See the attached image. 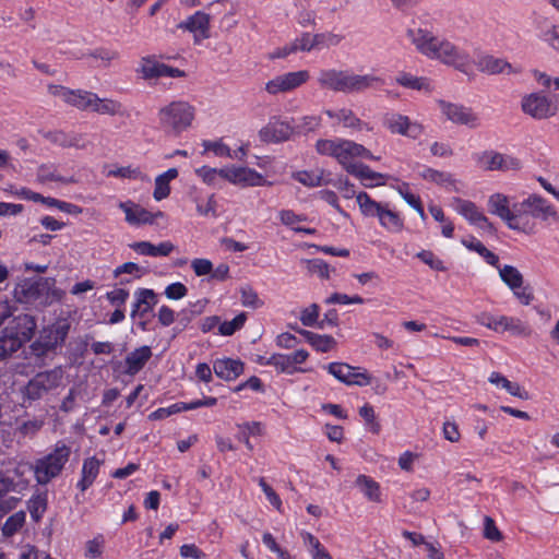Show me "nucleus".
<instances>
[{"label": "nucleus", "mask_w": 559, "mask_h": 559, "mask_svg": "<svg viewBox=\"0 0 559 559\" xmlns=\"http://www.w3.org/2000/svg\"><path fill=\"white\" fill-rule=\"evenodd\" d=\"M209 24H210V16L209 14L198 11L193 15L189 16L186 21L181 22L178 27L189 31L194 34L197 37V34L200 33L202 38L209 37Z\"/></svg>", "instance_id": "7c9ffc66"}, {"label": "nucleus", "mask_w": 559, "mask_h": 559, "mask_svg": "<svg viewBox=\"0 0 559 559\" xmlns=\"http://www.w3.org/2000/svg\"><path fill=\"white\" fill-rule=\"evenodd\" d=\"M324 114L329 118L335 119L346 129H350L353 131L372 130V128L367 122H364L360 118H358L356 114L349 108H341L337 110L328 109L324 111Z\"/></svg>", "instance_id": "b1692460"}, {"label": "nucleus", "mask_w": 559, "mask_h": 559, "mask_svg": "<svg viewBox=\"0 0 559 559\" xmlns=\"http://www.w3.org/2000/svg\"><path fill=\"white\" fill-rule=\"evenodd\" d=\"M100 467V461L97 460L95 456L88 457L84 461L82 466V478L78 483V487L85 491L94 480L96 479Z\"/></svg>", "instance_id": "c9c22d12"}, {"label": "nucleus", "mask_w": 559, "mask_h": 559, "mask_svg": "<svg viewBox=\"0 0 559 559\" xmlns=\"http://www.w3.org/2000/svg\"><path fill=\"white\" fill-rule=\"evenodd\" d=\"M36 178L40 183L60 182L63 185L74 183L73 177H64L59 174V168L53 163L41 164L37 168Z\"/></svg>", "instance_id": "72a5a7b5"}, {"label": "nucleus", "mask_w": 559, "mask_h": 559, "mask_svg": "<svg viewBox=\"0 0 559 559\" xmlns=\"http://www.w3.org/2000/svg\"><path fill=\"white\" fill-rule=\"evenodd\" d=\"M294 330L302 335L306 341L317 350L320 353H328L332 350L336 346V341L331 335H321L313 333L308 330H304L300 328H294Z\"/></svg>", "instance_id": "473e14b6"}, {"label": "nucleus", "mask_w": 559, "mask_h": 559, "mask_svg": "<svg viewBox=\"0 0 559 559\" xmlns=\"http://www.w3.org/2000/svg\"><path fill=\"white\" fill-rule=\"evenodd\" d=\"M357 203L362 215L378 217L382 227L390 231H400L403 228V221L396 212L389 209L388 204L379 203L370 198L367 192H359L356 195Z\"/></svg>", "instance_id": "6e6552de"}, {"label": "nucleus", "mask_w": 559, "mask_h": 559, "mask_svg": "<svg viewBox=\"0 0 559 559\" xmlns=\"http://www.w3.org/2000/svg\"><path fill=\"white\" fill-rule=\"evenodd\" d=\"M243 369L245 365L240 359L222 358L213 362L214 373L225 381L237 379L243 372Z\"/></svg>", "instance_id": "393cba45"}, {"label": "nucleus", "mask_w": 559, "mask_h": 559, "mask_svg": "<svg viewBox=\"0 0 559 559\" xmlns=\"http://www.w3.org/2000/svg\"><path fill=\"white\" fill-rule=\"evenodd\" d=\"M501 281L513 292V295L522 305H530L534 294L530 286H523L524 277L513 265H503L498 269Z\"/></svg>", "instance_id": "9b49d317"}, {"label": "nucleus", "mask_w": 559, "mask_h": 559, "mask_svg": "<svg viewBox=\"0 0 559 559\" xmlns=\"http://www.w3.org/2000/svg\"><path fill=\"white\" fill-rule=\"evenodd\" d=\"M477 68L480 72L499 74L504 72L506 69H511V64L506 60L493 56H484L478 60Z\"/></svg>", "instance_id": "4c0bfd02"}, {"label": "nucleus", "mask_w": 559, "mask_h": 559, "mask_svg": "<svg viewBox=\"0 0 559 559\" xmlns=\"http://www.w3.org/2000/svg\"><path fill=\"white\" fill-rule=\"evenodd\" d=\"M309 78L307 70L284 73L266 82L265 91L271 95L287 93L305 84Z\"/></svg>", "instance_id": "4468645a"}, {"label": "nucleus", "mask_w": 559, "mask_h": 559, "mask_svg": "<svg viewBox=\"0 0 559 559\" xmlns=\"http://www.w3.org/2000/svg\"><path fill=\"white\" fill-rule=\"evenodd\" d=\"M266 364L276 368L277 371L293 374L297 371H301L300 368L294 367L290 364L288 355L285 354H273L266 359Z\"/></svg>", "instance_id": "c03bdc74"}, {"label": "nucleus", "mask_w": 559, "mask_h": 559, "mask_svg": "<svg viewBox=\"0 0 559 559\" xmlns=\"http://www.w3.org/2000/svg\"><path fill=\"white\" fill-rule=\"evenodd\" d=\"M246 313H239L231 321H225L219 324L218 331L222 335H233L237 330L241 329L246 322Z\"/></svg>", "instance_id": "864d4df0"}, {"label": "nucleus", "mask_w": 559, "mask_h": 559, "mask_svg": "<svg viewBox=\"0 0 559 559\" xmlns=\"http://www.w3.org/2000/svg\"><path fill=\"white\" fill-rule=\"evenodd\" d=\"M438 105L447 119L455 124L467 126L472 129L477 128L480 124L478 115L469 107L445 100H438Z\"/></svg>", "instance_id": "f8f14e48"}, {"label": "nucleus", "mask_w": 559, "mask_h": 559, "mask_svg": "<svg viewBox=\"0 0 559 559\" xmlns=\"http://www.w3.org/2000/svg\"><path fill=\"white\" fill-rule=\"evenodd\" d=\"M399 192H400L401 197L404 199V201L409 206H412L419 214V216L423 219H425L426 218V214H425L424 206L421 204L420 198L415 195V194H413L412 192H409L408 185L407 183H403V186L399 188Z\"/></svg>", "instance_id": "8fccbe9b"}, {"label": "nucleus", "mask_w": 559, "mask_h": 559, "mask_svg": "<svg viewBox=\"0 0 559 559\" xmlns=\"http://www.w3.org/2000/svg\"><path fill=\"white\" fill-rule=\"evenodd\" d=\"M195 108L185 100H174L158 110L160 130L170 136H178L188 130L194 120Z\"/></svg>", "instance_id": "39448f33"}, {"label": "nucleus", "mask_w": 559, "mask_h": 559, "mask_svg": "<svg viewBox=\"0 0 559 559\" xmlns=\"http://www.w3.org/2000/svg\"><path fill=\"white\" fill-rule=\"evenodd\" d=\"M396 82L407 88L430 91V82L426 78H417L408 73H402L396 78Z\"/></svg>", "instance_id": "a18cd8bd"}, {"label": "nucleus", "mask_w": 559, "mask_h": 559, "mask_svg": "<svg viewBox=\"0 0 559 559\" xmlns=\"http://www.w3.org/2000/svg\"><path fill=\"white\" fill-rule=\"evenodd\" d=\"M476 160L485 170L508 171L521 168V162L518 158L495 151H486L478 154Z\"/></svg>", "instance_id": "dca6fc26"}, {"label": "nucleus", "mask_w": 559, "mask_h": 559, "mask_svg": "<svg viewBox=\"0 0 559 559\" xmlns=\"http://www.w3.org/2000/svg\"><path fill=\"white\" fill-rule=\"evenodd\" d=\"M419 176L427 181L435 182L439 186L453 183V179L449 173L440 171L433 168L425 167Z\"/></svg>", "instance_id": "49530a36"}, {"label": "nucleus", "mask_w": 559, "mask_h": 559, "mask_svg": "<svg viewBox=\"0 0 559 559\" xmlns=\"http://www.w3.org/2000/svg\"><path fill=\"white\" fill-rule=\"evenodd\" d=\"M294 178L301 185L310 188L320 187L324 185L323 171H298L294 175Z\"/></svg>", "instance_id": "de8ad7c7"}, {"label": "nucleus", "mask_w": 559, "mask_h": 559, "mask_svg": "<svg viewBox=\"0 0 559 559\" xmlns=\"http://www.w3.org/2000/svg\"><path fill=\"white\" fill-rule=\"evenodd\" d=\"M55 285L56 280L52 277L28 278L17 285L14 295L17 301L23 304L48 306L59 301L64 294Z\"/></svg>", "instance_id": "20e7f679"}, {"label": "nucleus", "mask_w": 559, "mask_h": 559, "mask_svg": "<svg viewBox=\"0 0 559 559\" xmlns=\"http://www.w3.org/2000/svg\"><path fill=\"white\" fill-rule=\"evenodd\" d=\"M145 273H146L145 269L141 267L136 263H134V262H126V263H123V264H121V265H119L118 267L115 269L114 276L117 278L121 274H130V275H132L135 278H140Z\"/></svg>", "instance_id": "13d9d810"}, {"label": "nucleus", "mask_w": 559, "mask_h": 559, "mask_svg": "<svg viewBox=\"0 0 559 559\" xmlns=\"http://www.w3.org/2000/svg\"><path fill=\"white\" fill-rule=\"evenodd\" d=\"M28 485L27 480H14L13 477L7 475L5 472L0 469V510L9 512L14 509L20 501L19 498L10 497L2 501L7 493L11 491H19Z\"/></svg>", "instance_id": "4be33fe9"}, {"label": "nucleus", "mask_w": 559, "mask_h": 559, "mask_svg": "<svg viewBox=\"0 0 559 559\" xmlns=\"http://www.w3.org/2000/svg\"><path fill=\"white\" fill-rule=\"evenodd\" d=\"M107 300L117 308H120L126 304L129 298V292L123 288H117L106 294Z\"/></svg>", "instance_id": "69168bd1"}, {"label": "nucleus", "mask_w": 559, "mask_h": 559, "mask_svg": "<svg viewBox=\"0 0 559 559\" xmlns=\"http://www.w3.org/2000/svg\"><path fill=\"white\" fill-rule=\"evenodd\" d=\"M238 427H239L238 439L245 443L246 448L249 451H252L253 445L249 439H250V436H260L263 433V427H262L261 423L251 421V423H246L243 425H239Z\"/></svg>", "instance_id": "79ce46f5"}, {"label": "nucleus", "mask_w": 559, "mask_h": 559, "mask_svg": "<svg viewBox=\"0 0 559 559\" xmlns=\"http://www.w3.org/2000/svg\"><path fill=\"white\" fill-rule=\"evenodd\" d=\"M69 330L70 324L64 321L44 328L38 338L29 345L27 358L33 359L35 365L43 366L45 357L63 345Z\"/></svg>", "instance_id": "423d86ee"}, {"label": "nucleus", "mask_w": 559, "mask_h": 559, "mask_svg": "<svg viewBox=\"0 0 559 559\" xmlns=\"http://www.w3.org/2000/svg\"><path fill=\"white\" fill-rule=\"evenodd\" d=\"M509 331L514 335H530L531 330L520 319L507 316L506 325H503V332Z\"/></svg>", "instance_id": "6e6d98bb"}, {"label": "nucleus", "mask_w": 559, "mask_h": 559, "mask_svg": "<svg viewBox=\"0 0 559 559\" xmlns=\"http://www.w3.org/2000/svg\"><path fill=\"white\" fill-rule=\"evenodd\" d=\"M63 379V370L56 367L50 370L36 373L22 390L24 400L34 402L43 399L57 389Z\"/></svg>", "instance_id": "1a4fd4ad"}, {"label": "nucleus", "mask_w": 559, "mask_h": 559, "mask_svg": "<svg viewBox=\"0 0 559 559\" xmlns=\"http://www.w3.org/2000/svg\"><path fill=\"white\" fill-rule=\"evenodd\" d=\"M25 523V512L19 511L9 516L2 526V534L7 537L14 535Z\"/></svg>", "instance_id": "09e8293b"}, {"label": "nucleus", "mask_w": 559, "mask_h": 559, "mask_svg": "<svg viewBox=\"0 0 559 559\" xmlns=\"http://www.w3.org/2000/svg\"><path fill=\"white\" fill-rule=\"evenodd\" d=\"M319 306L311 304L300 313V321L305 326H317L319 321Z\"/></svg>", "instance_id": "bf43d9fd"}, {"label": "nucleus", "mask_w": 559, "mask_h": 559, "mask_svg": "<svg viewBox=\"0 0 559 559\" xmlns=\"http://www.w3.org/2000/svg\"><path fill=\"white\" fill-rule=\"evenodd\" d=\"M259 486L261 487L262 491L265 493L269 502L276 508L278 511H281L282 508V500L278 497V495L273 490V488L265 481L264 478L259 479Z\"/></svg>", "instance_id": "e2e57ef3"}, {"label": "nucleus", "mask_w": 559, "mask_h": 559, "mask_svg": "<svg viewBox=\"0 0 559 559\" xmlns=\"http://www.w3.org/2000/svg\"><path fill=\"white\" fill-rule=\"evenodd\" d=\"M293 133L294 127L288 121L273 117L270 119L269 123L260 130L259 136L263 142L278 143L289 140Z\"/></svg>", "instance_id": "aec40b11"}, {"label": "nucleus", "mask_w": 559, "mask_h": 559, "mask_svg": "<svg viewBox=\"0 0 559 559\" xmlns=\"http://www.w3.org/2000/svg\"><path fill=\"white\" fill-rule=\"evenodd\" d=\"M384 127L394 134H401L411 139H418L424 133V127L412 121L407 116L388 112L383 117Z\"/></svg>", "instance_id": "ddd939ff"}, {"label": "nucleus", "mask_w": 559, "mask_h": 559, "mask_svg": "<svg viewBox=\"0 0 559 559\" xmlns=\"http://www.w3.org/2000/svg\"><path fill=\"white\" fill-rule=\"evenodd\" d=\"M357 157L378 159L364 145L358 144L352 140L340 139L338 155L336 160L344 167L346 171L349 165L357 164L353 162V159Z\"/></svg>", "instance_id": "6ab92c4d"}, {"label": "nucleus", "mask_w": 559, "mask_h": 559, "mask_svg": "<svg viewBox=\"0 0 559 559\" xmlns=\"http://www.w3.org/2000/svg\"><path fill=\"white\" fill-rule=\"evenodd\" d=\"M329 373L347 385L365 386L370 383V376L366 371H359V367H353L345 362H331L326 366Z\"/></svg>", "instance_id": "2eb2a0df"}, {"label": "nucleus", "mask_w": 559, "mask_h": 559, "mask_svg": "<svg viewBox=\"0 0 559 559\" xmlns=\"http://www.w3.org/2000/svg\"><path fill=\"white\" fill-rule=\"evenodd\" d=\"M152 357V350L150 346H141L135 348L133 352L127 355L124 359L126 370L124 373L128 376H134L140 372L146 362Z\"/></svg>", "instance_id": "a878e982"}, {"label": "nucleus", "mask_w": 559, "mask_h": 559, "mask_svg": "<svg viewBox=\"0 0 559 559\" xmlns=\"http://www.w3.org/2000/svg\"><path fill=\"white\" fill-rule=\"evenodd\" d=\"M183 411H188L187 403L178 402L168 407H160V408L154 411L153 413L150 414L148 417L152 420H160V419H165L174 414H177V413H180Z\"/></svg>", "instance_id": "603ef678"}, {"label": "nucleus", "mask_w": 559, "mask_h": 559, "mask_svg": "<svg viewBox=\"0 0 559 559\" xmlns=\"http://www.w3.org/2000/svg\"><path fill=\"white\" fill-rule=\"evenodd\" d=\"M28 510L32 518L38 521L46 511V499L41 496L34 497L29 501Z\"/></svg>", "instance_id": "0e129e2a"}, {"label": "nucleus", "mask_w": 559, "mask_h": 559, "mask_svg": "<svg viewBox=\"0 0 559 559\" xmlns=\"http://www.w3.org/2000/svg\"><path fill=\"white\" fill-rule=\"evenodd\" d=\"M130 248L142 255L167 257L173 252L175 246L170 241H164L157 246L150 241H139L131 243Z\"/></svg>", "instance_id": "2f4dec72"}, {"label": "nucleus", "mask_w": 559, "mask_h": 559, "mask_svg": "<svg viewBox=\"0 0 559 559\" xmlns=\"http://www.w3.org/2000/svg\"><path fill=\"white\" fill-rule=\"evenodd\" d=\"M454 210L464 216L471 224L476 225L480 229L495 234L496 228L493 224L487 218V216L478 210L476 204L468 200H463L460 198L453 199Z\"/></svg>", "instance_id": "f3484780"}, {"label": "nucleus", "mask_w": 559, "mask_h": 559, "mask_svg": "<svg viewBox=\"0 0 559 559\" xmlns=\"http://www.w3.org/2000/svg\"><path fill=\"white\" fill-rule=\"evenodd\" d=\"M119 207L124 212L126 221L131 225L153 224L156 217H164V213L160 211L151 213L132 202H121Z\"/></svg>", "instance_id": "5701e85b"}, {"label": "nucleus", "mask_w": 559, "mask_h": 559, "mask_svg": "<svg viewBox=\"0 0 559 559\" xmlns=\"http://www.w3.org/2000/svg\"><path fill=\"white\" fill-rule=\"evenodd\" d=\"M407 37L421 55L430 59H438L444 64L452 66L462 72H466L472 63L469 53L451 41L435 36L428 29L421 27L409 28Z\"/></svg>", "instance_id": "f257e3e1"}, {"label": "nucleus", "mask_w": 559, "mask_h": 559, "mask_svg": "<svg viewBox=\"0 0 559 559\" xmlns=\"http://www.w3.org/2000/svg\"><path fill=\"white\" fill-rule=\"evenodd\" d=\"M36 326L34 317L29 314H20L10 320L0 335V361L31 341Z\"/></svg>", "instance_id": "7ed1b4c3"}, {"label": "nucleus", "mask_w": 559, "mask_h": 559, "mask_svg": "<svg viewBox=\"0 0 559 559\" xmlns=\"http://www.w3.org/2000/svg\"><path fill=\"white\" fill-rule=\"evenodd\" d=\"M525 200V206L528 210L533 222L536 219H540L543 222H547L552 219L555 222L559 221V215L554 205H551L546 199L540 197L539 194H530Z\"/></svg>", "instance_id": "412c9836"}, {"label": "nucleus", "mask_w": 559, "mask_h": 559, "mask_svg": "<svg viewBox=\"0 0 559 559\" xmlns=\"http://www.w3.org/2000/svg\"><path fill=\"white\" fill-rule=\"evenodd\" d=\"M340 139H320L316 143V150L320 155L331 156L337 159Z\"/></svg>", "instance_id": "3c124183"}, {"label": "nucleus", "mask_w": 559, "mask_h": 559, "mask_svg": "<svg viewBox=\"0 0 559 559\" xmlns=\"http://www.w3.org/2000/svg\"><path fill=\"white\" fill-rule=\"evenodd\" d=\"M91 110L108 116H122L124 114L123 105L120 102L110 98H99L95 93Z\"/></svg>", "instance_id": "f704fd0d"}, {"label": "nucleus", "mask_w": 559, "mask_h": 559, "mask_svg": "<svg viewBox=\"0 0 559 559\" xmlns=\"http://www.w3.org/2000/svg\"><path fill=\"white\" fill-rule=\"evenodd\" d=\"M163 63L155 61L151 57H144L141 59L140 68L138 72L142 74L144 80L159 79L163 78Z\"/></svg>", "instance_id": "a19ab883"}, {"label": "nucleus", "mask_w": 559, "mask_h": 559, "mask_svg": "<svg viewBox=\"0 0 559 559\" xmlns=\"http://www.w3.org/2000/svg\"><path fill=\"white\" fill-rule=\"evenodd\" d=\"M355 484L370 501H380V487L372 478L366 475H359Z\"/></svg>", "instance_id": "ea45409f"}, {"label": "nucleus", "mask_w": 559, "mask_h": 559, "mask_svg": "<svg viewBox=\"0 0 559 559\" xmlns=\"http://www.w3.org/2000/svg\"><path fill=\"white\" fill-rule=\"evenodd\" d=\"M321 87L345 94L360 93L382 84V80L372 74L359 75L335 69L321 70L318 75Z\"/></svg>", "instance_id": "f03ea898"}, {"label": "nucleus", "mask_w": 559, "mask_h": 559, "mask_svg": "<svg viewBox=\"0 0 559 559\" xmlns=\"http://www.w3.org/2000/svg\"><path fill=\"white\" fill-rule=\"evenodd\" d=\"M488 212L498 216L506 225L510 218L512 203L508 195L503 193H493L488 198Z\"/></svg>", "instance_id": "c85d7f7f"}, {"label": "nucleus", "mask_w": 559, "mask_h": 559, "mask_svg": "<svg viewBox=\"0 0 559 559\" xmlns=\"http://www.w3.org/2000/svg\"><path fill=\"white\" fill-rule=\"evenodd\" d=\"M45 138L61 147H75L83 150L86 147L84 138L80 133H66L63 131H49L45 134Z\"/></svg>", "instance_id": "cd10ccee"}, {"label": "nucleus", "mask_w": 559, "mask_h": 559, "mask_svg": "<svg viewBox=\"0 0 559 559\" xmlns=\"http://www.w3.org/2000/svg\"><path fill=\"white\" fill-rule=\"evenodd\" d=\"M476 322L495 332H503V325H506L507 316H493L489 312H481L476 316Z\"/></svg>", "instance_id": "37998d69"}, {"label": "nucleus", "mask_w": 559, "mask_h": 559, "mask_svg": "<svg viewBox=\"0 0 559 559\" xmlns=\"http://www.w3.org/2000/svg\"><path fill=\"white\" fill-rule=\"evenodd\" d=\"M195 174L209 186H213L216 188H221L222 185L219 182L218 176H217V169L211 168L207 166H202L201 168H198L195 170Z\"/></svg>", "instance_id": "052dcab7"}, {"label": "nucleus", "mask_w": 559, "mask_h": 559, "mask_svg": "<svg viewBox=\"0 0 559 559\" xmlns=\"http://www.w3.org/2000/svg\"><path fill=\"white\" fill-rule=\"evenodd\" d=\"M489 382L496 385H501L509 394L516 396L521 400H528L530 394L519 383L509 381L499 372H492L489 377Z\"/></svg>", "instance_id": "e433bc0d"}, {"label": "nucleus", "mask_w": 559, "mask_h": 559, "mask_svg": "<svg viewBox=\"0 0 559 559\" xmlns=\"http://www.w3.org/2000/svg\"><path fill=\"white\" fill-rule=\"evenodd\" d=\"M359 415L364 418L366 425L369 426L370 431L373 433H379L380 424L376 421L374 409L371 405L365 404L359 408Z\"/></svg>", "instance_id": "680f3d73"}, {"label": "nucleus", "mask_w": 559, "mask_h": 559, "mask_svg": "<svg viewBox=\"0 0 559 559\" xmlns=\"http://www.w3.org/2000/svg\"><path fill=\"white\" fill-rule=\"evenodd\" d=\"M66 95L64 102L81 110L91 109L92 102L94 100V93L82 90H68Z\"/></svg>", "instance_id": "58836bf2"}, {"label": "nucleus", "mask_w": 559, "mask_h": 559, "mask_svg": "<svg viewBox=\"0 0 559 559\" xmlns=\"http://www.w3.org/2000/svg\"><path fill=\"white\" fill-rule=\"evenodd\" d=\"M522 111L535 120H547L558 112V105L542 93H531L521 99Z\"/></svg>", "instance_id": "9d476101"}, {"label": "nucleus", "mask_w": 559, "mask_h": 559, "mask_svg": "<svg viewBox=\"0 0 559 559\" xmlns=\"http://www.w3.org/2000/svg\"><path fill=\"white\" fill-rule=\"evenodd\" d=\"M525 204V200L512 202V210L507 226L511 230L533 235L536 231L537 224L533 222Z\"/></svg>", "instance_id": "a211bd4d"}, {"label": "nucleus", "mask_w": 559, "mask_h": 559, "mask_svg": "<svg viewBox=\"0 0 559 559\" xmlns=\"http://www.w3.org/2000/svg\"><path fill=\"white\" fill-rule=\"evenodd\" d=\"M191 267L197 276L209 275L213 271V263L209 259H194Z\"/></svg>", "instance_id": "338daca9"}, {"label": "nucleus", "mask_w": 559, "mask_h": 559, "mask_svg": "<svg viewBox=\"0 0 559 559\" xmlns=\"http://www.w3.org/2000/svg\"><path fill=\"white\" fill-rule=\"evenodd\" d=\"M416 257L435 271L447 270V267L443 264V261L436 257L435 253L430 250H421L416 254Z\"/></svg>", "instance_id": "4d7b16f0"}, {"label": "nucleus", "mask_w": 559, "mask_h": 559, "mask_svg": "<svg viewBox=\"0 0 559 559\" xmlns=\"http://www.w3.org/2000/svg\"><path fill=\"white\" fill-rule=\"evenodd\" d=\"M71 455V448L63 441H58L53 450L38 459L34 464V475L39 485L48 484L59 476Z\"/></svg>", "instance_id": "0eeeda50"}, {"label": "nucleus", "mask_w": 559, "mask_h": 559, "mask_svg": "<svg viewBox=\"0 0 559 559\" xmlns=\"http://www.w3.org/2000/svg\"><path fill=\"white\" fill-rule=\"evenodd\" d=\"M347 173L357 177L365 187L384 185V181L380 180H383L388 177L384 174L373 171L369 166L361 163L349 165L347 167Z\"/></svg>", "instance_id": "bb28decb"}, {"label": "nucleus", "mask_w": 559, "mask_h": 559, "mask_svg": "<svg viewBox=\"0 0 559 559\" xmlns=\"http://www.w3.org/2000/svg\"><path fill=\"white\" fill-rule=\"evenodd\" d=\"M545 40L559 53V25H552L544 33Z\"/></svg>", "instance_id": "774afa93"}, {"label": "nucleus", "mask_w": 559, "mask_h": 559, "mask_svg": "<svg viewBox=\"0 0 559 559\" xmlns=\"http://www.w3.org/2000/svg\"><path fill=\"white\" fill-rule=\"evenodd\" d=\"M241 293V304L245 307L258 309L263 306V301L259 298L255 290L251 287H242L240 289Z\"/></svg>", "instance_id": "5fc2aeb1"}, {"label": "nucleus", "mask_w": 559, "mask_h": 559, "mask_svg": "<svg viewBox=\"0 0 559 559\" xmlns=\"http://www.w3.org/2000/svg\"><path fill=\"white\" fill-rule=\"evenodd\" d=\"M229 177V182L234 185L255 187L263 183L262 175L248 167L231 166Z\"/></svg>", "instance_id": "c756f323"}]
</instances>
